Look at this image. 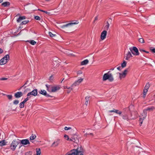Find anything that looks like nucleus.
<instances>
[{
  "mask_svg": "<svg viewBox=\"0 0 155 155\" xmlns=\"http://www.w3.org/2000/svg\"><path fill=\"white\" fill-rule=\"evenodd\" d=\"M108 80L112 82L114 80L113 75L109 71L107 73L104 74L103 76L102 80L105 81Z\"/></svg>",
  "mask_w": 155,
  "mask_h": 155,
  "instance_id": "nucleus-1",
  "label": "nucleus"
},
{
  "mask_svg": "<svg viewBox=\"0 0 155 155\" xmlns=\"http://www.w3.org/2000/svg\"><path fill=\"white\" fill-rule=\"evenodd\" d=\"M78 148L76 149L71 150L69 152L67 153L65 155H84L80 151H79Z\"/></svg>",
  "mask_w": 155,
  "mask_h": 155,
  "instance_id": "nucleus-2",
  "label": "nucleus"
},
{
  "mask_svg": "<svg viewBox=\"0 0 155 155\" xmlns=\"http://www.w3.org/2000/svg\"><path fill=\"white\" fill-rule=\"evenodd\" d=\"M19 143L18 139L14 140L11 144L10 146V149L12 151L15 150L16 147Z\"/></svg>",
  "mask_w": 155,
  "mask_h": 155,
  "instance_id": "nucleus-3",
  "label": "nucleus"
},
{
  "mask_svg": "<svg viewBox=\"0 0 155 155\" xmlns=\"http://www.w3.org/2000/svg\"><path fill=\"white\" fill-rule=\"evenodd\" d=\"M9 60V56L8 54L6 55L0 60V65H2L6 64Z\"/></svg>",
  "mask_w": 155,
  "mask_h": 155,
  "instance_id": "nucleus-4",
  "label": "nucleus"
},
{
  "mask_svg": "<svg viewBox=\"0 0 155 155\" xmlns=\"http://www.w3.org/2000/svg\"><path fill=\"white\" fill-rule=\"evenodd\" d=\"M129 49L132 53L135 55H138L139 53L138 49L136 47H133L130 48Z\"/></svg>",
  "mask_w": 155,
  "mask_h": 155,
  "instance_id": "nucleus-5",
  "label": "nucleus"
},
{
  "mask_svg": "<svg viewBox=\"0 0 155 155\" xmlns=\"http://www.w3.org/2000/svg\"><path fill=\"white\" fill-rule=\"evenodd\" d=\"M128 72V69H126L124 70V71L122 73H117L119 74V78L120 79H121L122 78H124Z\"/></svg>",
  "mask_w": 155,
  "mask_h": 155,
  "instance_id": "nucleus-6",
  "label": "nucleus"
},
{
  "mask_svg": "<svg viewBox=\"0 0 155 155\" xmlns=\"http://www.w3.org/2000/svg\"><path fill=\"white\" fill-rule=\"evenodd\" d=\"M38 90L37 89L33 90L31 92H29L27 94V96L29 98L31 97V96H36L38 94Z\"/></svg>",
  "mask_w": 155,
  "mask_h": 155,
  "instance_id": "nucleus-7",
  "label": "nucleus"
},
{
  "mask_svg": "<svg viewBox=\"0 0 155 155\" xmlns=\"http://www.w3.org/2000/svg\"><path fill=\"white\" fill-rule=\"evenodd\" d=\"M78 21H76L75 22H72L71 23H68L67 24L61 26V28H64L65 27H68L69 26H71L73 25L77 24H78Z\"/></svg>",
  "mask_w": 155,
  "mask_h": 155,
  "instance_id": "nucleus-8",
  "label": "nucleus"
},
{
  "mask_svg": "<svg viewBox=\"0 0 155 155\" xmlns=\"http://www.w3.org/2000/svg\"><path fill=\"white\" fill-rule=\"evenodd\" d=\"M107 32L106 30L103 31L101 33V38L102 40H104L106 38Z\"/></svg>",
  "mask_w": 155,
  "mask_h": 155,
  "instance_id": "nucleus-9",
  "label": "nucleus"
},
{
  "mask_svg": "<svg viewBox=\"0 0 155 155\" xmlns=\"http://www.w3.org/2000/svg\"><path fill=\"white\" fill-rule=\"evenodd\" d=\"M83 78L79 79L77 81L74 82L71 85V87H73L74 86H76L77 85H79L80 83L83 81Z\"/></svg>",
  "mask_w": 155,
  "mask_h": 155,
  "instance_id": "nucleus-10",
  "label": "nucleus"
},
{
  "mask_svg": "<svg viewBox=\"0 0 155 155\" xmlns=\"http://www.w3.org/2000/svg\"><path fill=\"white\" fill-rule=\"evenodd\" d=\"M60 140L57 139L54 141L51 145L52 147H57L60 143Z\"/></svg>",
  "mask_w": 155,
  "mask_h": 155,
  "instance_id": "nucleus-11",
  "label": "nucleus"
},
{
  "mask_svg": "<svg viewBox=\"0 0 155 155\" xmlns=\"http://www.w3.org/2000/svg\"><path fill=\"white\" fill-rule=\"evenodd\" d=\"M131 52L130 51H129L124 56V58L126 60H129L130 58L133 57Z\"/></svg>",
  "mask_w": 155,
  "mask_h": 155,
  "instance_id": "nucleus-12",
  "label": "nucleus"
},
{
  "mask_svg": "<svg viewBox=\"0 0 155 155\" xmlns=\"http://www.w3.org/2000/svg\"><path fill=\"white\" fill-rule=\"evenodd\" d=\"M147 112L146 110H143V113L140 116V117L143 119H145L147 117Z\"/></svg>",
  "mask_w": 155,
  "mask_h": 155,
  "instance_id": "nucleus-13",
  "label": "nucleus"
},
{
  "mask_svg": "<svg viewBox=\"0 0 155 155\" xmlns=\"http://www.w3.org/2000/svg\"><path fill=\"white\" fill-rule=\"evenodd\" d=\"M21 143L23 145H27L30 143L29 140L28 139H24L21 140Z\"/></svg>",
  "mask_w": 155,
  "mask_h": 155,
  "instance_id": "nucleus-14",
  "label": "nucleus"
},
{
  "mask_svg": "<svg viewBox=\"0 0 155 155\" xmlns=\"http://www.w3.org/2000/svg\"><path fill=\"white\" fill-rule=\"evenodd\" d=\"M60 87L59 86H52V92H54L60 89Z\"/></svg>",
  "mask_w": 155,
  "mask_h": 155,
  "instance_id": "nucleus-15",
  "label": "nucleus"
},
{
  "mask_svg": "<svg viewBox=\"0 0 155 155\" xmlns=\"http://www.w3.org/2000/svg\"><path fill=\"white\" fill-rule=\"evenodd\" d=\"M23 95V94L21 92H18L15 93V96L16 98H19Z\"/></svg>",
  "mask_w": 155,
  "mask_h": 155,
  "instance_id": "nucleus-16",
  "label": "nucleus"
},
{
  "mask_svg": "<svg viewBox=\"0 0 155 155\" xmlns=\"http://www.w3.org/2000/svg\"><path fill=\"white\" fill-rule=\"evenodd\" d=\"M39 93L41 94H42L44 95L45 96L47 97L50 96L49 95L47 94V92H46V91H45L44 90H41V91H39Z\"/></svg>",
  "mask_w": 155,
  "mask_h": 155,
  "instance_id": "nucleus-17",
  "label": "nucleus"
},
{
  "mask_svg": "<svg viewBox=\"0 0 155 155\" xmlns=\"http://www.w3.org/2000/svg\"><path fill=\"white\" fill-rule=\"evenodd\" d=\"M47 87V90L50 92H52V86L51 85H48L47 84L46 85Z\"/></svg>",
  "mask_w": 155,
  "mask_h": 155,
  "instance_id": "nucleus-18",
  "label": "nucleus"
},
{
  "mask_svg": "<svg viewBox=\"0 0 155 155\" xmlns=\"http://www.w3.org/2000/svg\"><path fill=\"white\" fill-rule=\"evenodd\" d=\"M26 18V17L25 16H20L17 20L18 22H20L23 20L25 19Z\"/></svg>",
  "mask_w": 155,
  "mask_h": 155,
  "instance_id": "nucleus-19",
  "label": "nucleus"
},
{
  "mask_svg": "<svg viewBox=\"0 0 155 155\" xmlns=\"http://www.w3.org/2000/svg\"><path fill=\"white\" fill-rule=\"evenodd\" d=\"M89 62V61L87 59H85L81 62V65H85L87 64Z\"/></svg>",
  "mask_w": 155,
  "mask_h": 155,
  "instance_id": "nucleus-20",
  "label": "nucleus"
},
{
  "mask_svg": "<svg viewBox=\"0 0 155 155\" xmlns=\"http://www.w3.org/2000/svg\"><path fill=\"white\" fill-rule=\"evenodd\" d=\"M6 142L5 140H2L0 141V146H5L6 145Z\"/></svg>",
  "mask_w": 155,
  "mask_h": 155,
  "instance_id": "nucleus-21",
  "label": "nucleus"
},
{
  "mask_svg": "<svg viewBox=\"0 0 155 155\" xmlns=\"http://www.w3.org/2000/svg\"><path fill=\"white\" fill-rule=\"evenodd\" d=\"M127 64V62L125 61H124L121 64V67L122 68H123L126 67Z\"/></svg>",
  "mask_w": 155,
  "mask_h": 155,
  "instance_id": "nucleus-22",
  "label": "nucleus"
},
{
  "mask_svg": "<svg viewBox=\"0 0 155 155\" xmlns=\"http://www.w3.org/2000/svg\"><path fill=\"white\" fill-rule=\"evenodd\" d=\"M148 91V90L147 89L144 88L143 92V98H145L146 96V95L147 92Z\"/></svg>",
  "mask_w": 155,
  "mask_h": 155,
  "instance_id": "nucleus-23",
  "label": "nucleus"
},
{
  "mask_svg": "<svg viewBox=\"0 0 155 155\" xmlns=\"http://www.w3.org/2000/svg\"><path fill=\"white\" fill-rule=\"evenodd\" d=\"M2 5L4 7H6L9 6L10 5V3L8 2H6L2 3Z\"/></svg>",
  "mask_w": 155,
  "mask_h": 155,
  "instance_id": "nucleus-24",
  "label": "nucleus"
},
{
  "mask_svg": "<svg viewBox=\"0 0 155 155\" xmlns=\"http://www.w3.org/2000/svg\"><path fill=\"white\" fill-rule=\"evenodd\" d=\"M89 97H90L88 96H87L85 97L86 101H85V104L86 105V106H87V104L88 103V102L89 101Z\"/></svg>",
  "mask_w": 155,
  "mask_h": 155,
  "instance_id": "nucleus-25",
  "label": "nucleus"
},
{
  "mask_svg": "<svg viewBox=\"0 0 155 155\" xmlns=\"http://www.w3.org/2000/svg\"><path fill=\"white\" fill-rule=\"evenodd\" d=\"M27 41L32 45H34L36 44V42L34 40L28 41Z\"/></svg>",
  "mask_w": 155,
  "mask_h": 155,
  "instance_id": "nucleus-26",
  "label": "nucleus"
},
{
  "mask_svg": "<svg viewBox=\"0 0 155 155\" xmlns=\"http://www.w3.org/2000/svg\"><path fill=\"white\" fill-rule=\"evenodd\" d=\"M3 95H6L9 100H11L12 99V95H7V94H4Z\"/></svg>",
  "mask_w": 155,
  "mask_h": 155,
  "instance_id": "nucleus-27",
  "label": "nucleus"
},
{
  "mask_svg": "<svg viewBox=\"0 0 155 155\" xmlns=\"http://www.w3.org/2000/svg\"><path fill=\"white\" fill-rule=\"evenodd\" d=\"M41 153L40 148L36 149V155H40Z\"/></svg>",
  "mask_w": 155,
  "mask_h": 155,
  "instance_id": "nucleus-28",
  "label": "nucleus"
},
{
  "mask_svg": "<svg viewBox=\"0 0 155 155\" xmlns=\"http://www.w3.org/2000/svg\"><path fill=\"white\" fill-rule=\"evenodd\" d=\"M107 25L105 26L104 27V29H105V30H107L108 29V28H109V26H110V25H109V23H108V21H107Z\"/></svg>",
  "mask_w": 155,
  "mask_h": 155,
  "instance_id": "nucleus-29",
  "label": "nucleus"
},
{
  "mask_svg": "<svg viewBox=\"0 0 155 155\" xmlns=\"http://www.w3.org/2000/svg\"><path fill=\"white\" fill-rule=\"evenodd\" d=\"M24 102L23 101L21 102L19 104V107L20 108H22L24 107L25 105Z\"/></svg>",
  "mask_w": 155,
  "mask_h": 155,
  "instance_id": "nucleus-30",
  "label": "nucleus"
},
{
  "mask_svg": "<svg viewBox=\"0 0 155 155\" xmlns=\"http://www.w3.org/2000/svg\"><path fill=\"white\" fill-rule=\"evenodd\" d=\"M139 41L141 43H143L145 42L144 39L142 38H140L138 39Z\"/></svg>",
  "mask_w": 155,
  "mask_h": 155,
  "instance_id": "nucleus-31",
  "label": "nucleus"
},
{
  "mask_svg": "<svg viewBox=\"0 0 155 155\" xmlns=\"http://www.w3.org/2000/svg\"><path fill=\"white\" fill-rule=\"evenodd\" d=\"M36 137V136L35 135H32L30 137V140L31 141V140L35 139Z\"/></svg>",
  "mask_w": 155,
  "mask_h": 155,
  "instance_id": "nucleus-32",
  "label": "nucleus"
},
{
  "mask_svg": "<svg viewBox=\"0 0 155 155\" xmlns=\"http://www.w3.org/2000/svg\"><path fill=\"white\" fill-rule=\"evenodd\" d=\"M123 118L125 120H128V117L127 114H125L122 116Z\"/></svg>",
  "mask_w": 155,
  "mask_h": 155,
  "instance_id": "nucleus-33",
  "label": "nucleus"
},
{
  "mask_svg": "<svg viewBox=\"0 0 155 155\" xmlns=\"http://www.w3.org/2000/svg\"><path fill=\"white\" fill-rule=\"evenodd\" d=\"M154 109V107H152L150 108H147L146 109L144 110H146V111L147 112V110H152Z\"/></svg>",
  "mask_w": 155,
  "mask_h": 155,
  "instance_id": "nucleus-34",
  "label": "nucleus"
},
{
  "mask_svg": "<svg viewBox=\"0 0 155 155\" xmlns=\"http://www.w3.org/2000/svg\"><path fill=\"white\" fill-rule=\"evenodd\" d=\"M150 87V85L149 84V83H148L146 84L144 88L147 89L148 90V88Z\"/></svg>",
  "mask_w": 155,
  "mask_h": 155,
  "instance_id": "nucleus-35",
  "label": "nucleus"
},
{
  "mask_svg": "<svg viewBox=\"0 0 155 155\" xmlns=\"http://www.w3.org/2000/svg\"><path fill=\"white\" fill-rule=\"evenodd\" d=\"M144 119H143L142 118H141L140 117V119L139 120V123H140V126H141V124H142L143 120Z\"/></svg>",
  "mask_w": 155,
  "mask_h": 155,
  "instance_id": "nucleus-36",
  "label": "nucleus"
},
{
  "mask_svg": "<svg viewBox=\"0 0 155 155\" xmlns=\"http://www.w3.org/2000/svg\"><path fill=\"white\" fill-rule=\"evenodd\" d=\"M49 35L51 37H54L56 36V35L53 34L50 32H49Z\"/></svg>",
  "mask_w": 155,
  "mask_h": 155,
  "instance_id": "nucleus-37",
  "label": "nucleus"
},
{
  "mask_svg": "<svg viewBox=\"0 0 155 155\" xmlns=\"http://www.w3.org/2000/svg\"><path fill=\"white\" fill-rule=\"evenodd\" d=\"M114 111V113H115L120 115L122 114V112L121 111H120L118 112V110L115 109Z\"/></svg>",
  "mask_w": 155,
  "mask_h": 155,
  "instance_id": "nucleus-38",
  "label": "nucleus"
},
{
  "mask_svg": "<svg viewBox=\"0 0 155 155\" xmlns=\"http://www.w3.org/2000/svg\"><path fill=\"white\" fill-rule=\"evenodd\" d=\"M38 10H39V11H40L41 12H45V13L46 14H50V13L49 12H47V11H46L42 10H41V9H38Z\"/></svg>",
  "mask_w": 155,
  "mask_h": 155,
  "instance_id": "nucleus-39",
  "label": "nucleus"
},
{
  "mask_svg": "<svg viewBox=\"0 0 155 155\" xmlns=\"http://www.w3.org/2000/svg\"><path fill=\"white\" fill-rule=\"evenodd\" d=\"M29 21L28 20L24 21H23L21 22V24H22V25H25L26 24H27L28 23Z\"/></svg>",
  "mask_w": 155,
  "mask_h": 155,
  "instance_id": "nucleus-40",
  "label": "nucleus"
},
{
  "mask_svg": "<svg viewBox=\"0 0 155 155\" xmlns=\"http://www.w3.org/2000/svg\"><path fill=\"white\" fill-rule=\"evenodd\" d=\"M19 101L17 100H16L14 101L13 102V104H14L17 105L19 103Z\"/></svg>",
  "mask_w": 155,
  "mask_h": 155,
  "instance_id": "nucleus-41",
  "label": "nucleus"
},
{
  "mask_svg": "<svg viewBox=\"0 0 155 155\" xmlns=\"http://www.w3.org/2000/svg\"><path fill=\"white\" fill-rule=\"evenodd\" d=\"M35 18L38 20H40L41 19L38 16H35Z\"/></svg>",
  "mask_w": 155,
  "mask_h": 155,
  "instance_id": "nucleus-42",
  "label": "nucleus"
},
{
  "mask_svg": "<svg viewBox=\"0 0 155 155\" xmlns=\"http://www.w3.org/2000/svg\"><path fill=\"white\" fill-rule=\"evenodd\" d=\"M71 129V127H65L64 128V130H70Z\"/></svg>",
  "mask_w": 155,
  "mask_h": 155,
  "instance_id": "nucleus-43",
  "label": "nucleus"
},
{
  "mask_svg": "<svg viewBox=\"0 0 155 155\" xmlns=\"http://www.w3.org/2000/svg\"><path fill=\"white\" fill-rule=\"evenodd\" d=\"M8 79L7 78H0V81H4V80H6Z\"/></svg>",
  "mask_w": 155,
  "mask_h": 155,
  "instance_id": "nucleus-44",
  "label": "nucleus"
},
{
  "mask_svg": "<svg viewBox=\"0 0 155 155\" xmlns=\"http://www.w3.org/2000/svg\"><path fill=\"white\" fill-rule=\"evenodd\" d=\"M72 89V87L70 89H68V90L67 91V93L68 94L69 93Z\"/></svg>",
  "mask_w": 155,
  "mask_h": 155,
  "instance_id": "nucleus-45",
  "label": "nucleus"
},
{
  "mask_svg": "<svg viewBox=\"0 0 155 155\" xmlns=\"http://www.w3.org/2000/svg\"><path fill=\"white\" fill-rule=\"evenodd\" d=\"M69 87L68 86H64V89H70L72 87Z\"/></svg>",
  "mask_w": 155,
  "mask_h": 155,
  "instance_id": "nucleus-46",
  "label": "nucleus"
},
{
  "mask_svg": "<svg viewBox=\"0 0 155 155\" xmlns=\"http://www.w3.org/2000/svg\"><path fill=\"white\" fill-rule=\"evenodd\" d=\"M29 97H27L26 98H25L23 101L24 102V103H25L26 101H27L29 99H28Z\"/></svg>",
  "mask_w": 155,
  "mask_h": 155,
  "instance_id": "nucleus-47",
  "label": "nucleus"
},
{
  "mask_svg": "<svg viewBox=\"0 0 155 155\" xmlns=\"http://www.w3.org/2000/svg\"><path fill=\"white\" fill-rule=\"evenodd\" d=\"M122 68V67L121 66H119L117 68V69H118L119 71H121Z\"/></svg>",
  "mask_w": 155,
  "mask_h": 155,
  "instance_id": "nucleus-48",
  "label": "nucleus"
},
{
  "mask_svg": "<svg viewBox=\"0 0 155 155\" xmlns=\"http://www.w3.org/2000/svg\"><path fill=\"white\" fill-rule=\"evenodd\" d=\"M139 51L141 52H144L145 51L143 49L141 48H140L139 49Z\"/></svg>",
  "mask_w": 155,
  "mask_h": 155,
  "instance_id": "nucleus-49",
  "label": "nucleus"
},
{
  "mask_svg": "<svg viewBox=\"0 0 155 155\" xmlns=\"http://www.w3.org/2000/svg\"><path fill=\"white\" fill-rule=\"evenodd\" d=\"M54 78L53 77V75H51L49 78V80H53Z\"/></svg>",
  "mask_w": 155,
  "mask_h": 155,
  "instance_id": "nucleus-50",
  "label": "nucleus"
},
{
  "mask_svg": "<svg viewBox=\"0 0 155 155\" xmlns=\"http://www.w3.org/2000/svg\"><path fill=\"white\" fill-rule=\"evenodd\" d=\"M82 72L81 71H79L78 72L77 74H82Z\"/></svg>",
  "mask_w": 155,
  "mask_h": 155,
  "instance_id": "nucleus-51",
  "label": "nucleus"
},
{
  "mask_svg": "<svg viewBox=\"0 0 155 155\" xmlns=\"http://www.w3.org/2000/svg\"><path fill=\"white\" fill-rule=\"evenodd\" d=\"M114 110H115V109H114L113 110H109L108 111V112H109V113L114 112H115Z\"/></svg>",
  "mask_w": 155,
  "mask_h": 155,
  "instance_id": "nucleus-52",
  "label": "nucleus"
},
{
  "mask_svg": "<svg viewBox=\"0 0 155 155\" xmlns=\"http://www.w3.org/2000/svg\"><path fill=\"white\" fill-rule=\"evenodd\" d=\"M64 137L65 138H67V139H66V140H69V137H68V136L66 134L65 135H64Z\"/></svg>",
  "mask_w": 155,
  "mask_h": 155,
  "instance_id": "nucleus-53",
  "label": "nucleus"
},
{
  "mask_svg": "<svg viewBox=\"0 0 155 155\" xmlns=\"http://www.w3.org/2000/svg\"><path fill=\"white\" fill-rule=\"evenodd\" d=\"M150 50L152 51L153 52L155 53V48H153L152 49H150Z\"/></svg>",
  "mask_w": 155,
  "mask_h": 155,
  "instance_id": "nucleus-54",
  "label": "nucleus"
},
{
  "mask_svg": "<svg viewBox=\"0 0 155 155\" xmlns=\"http://www.w3.org/2000/svg\"><path fill=\"white\" fill-rule=\"evenodd\" d=\"M3 51L2 49L0 48V54H2L3 53Z\"/></svg>",
  "mask_w": 155,
  "mask_h": 155,
  "instance_id": "nucleus-55",
  "label": "nucleus"
},
{
  "mask_svg": "<svg viewBox=\"0 0 155 155\" xmlns=\"http://www.w3.org/2000/svg\"><path fill=\"white\" fill-rule=\"evenodd\" d=\"M98 19V18H97V16L96 17H95V19H94V22H95V21H96V20H97Z\"/></svg>",
  "mask_w": 155,
  "mask_h": 155,
  "instance_id": "nucleus-56",
  "label": "nucleus"
},
{
  "mask_svg": "<svg viewBox=\"0 0 155 155\" xmlns=\"http://www.w3.org/2000/svg\"><path fill=\"white\" fill-rule=\"evenodd\" d=\"M87 135H89V134H87L86 133L84 134V136L85 137H87Z\"/></svg>",
  "mask_w": 155,
  "mask_h": 155,
  "instance_id": "nucleus-57",
  "label": "nucleus"
},
{
  "mask_svg": "<svg viewBox=\"0 0 155 155\" xmlns=\"http://www.w3.org/2000/svg\"><path fill=\"white\" fill-rule=\"evenodd\" d=\"M69 140V141H72V140H72V139H71V138L69 139V140Z\"/></svg>",
  "mask_w": 155,
  "mask_h": 155,
  "instance_id": "nucleus-58",
  "label": "nucleus"
},
{
  "mask_svg": "<svg viewBox=\"0 0 155 155\" xmlns=\"http://www.w3.org/2000/svg\"><path fill=\"white\" fill-rule=\"evenodd\" d=\"M114 68H112L110 69V70H111V71H113L114 70Z\"/></svg>",
  "mask_w": 155,
  "mask_h": 155,
  "instance_id": "nucleus-59",
  "label": "nucleus"
},
{
  "mask_svg": "<svg viewBox=\"0 0 155 155\" xmlns=\"http://www.w3.org/2000/svg\"><path fill=\"white\" fill-rule=\"evenodd\" d=\"M68 79H69L68 78H66L64 81H67V80H68Z\"/></svg>",
  "mask_w": 155,
  "mask_h": 155,
  "instance_id": "nucleus-60",
  "label": "nucleus"
},
{
  "mask_svg": "<svg viewBox=\"0 0 155 155\" xmlns=\"http://www.w3.org/2000/svg\"><path fill=\"white\" fill-rule=\"evenodd\" d=\"M89 134V135H92V136H93V134L92 133H90V134Z\"/></svg>",
  "mask_w": 155,
  "mask_h": 155,
  "instance_id": "nucleus-61",
  "label": "nucleus"
},
{
  "mask_svg": "<svg viewBox=\"0 0 155 155\" xmlns=\"http://www.w3.org/2000/svg\"><path fill=\"white\" fill-rule=\"evenodd\" d=\"M64 79H65V78H64L62 79V81H61V83H62V81H63L64 80Z\"/></svg>",
  "mask_w": 155,
  "mask_h": 155,
  "instance_id": "nucleus-62",
  "label": "nucleus"
},
{
  "mask_svg": "<svg viewBox=\"0 0 155 155\" xmlns=\"http://www.w3.org/2000/svg\"><path fill=\"white\" fill-rule=\"evenodd\" d=\"M3 0H0V3H1L2 2H3Z\"/></svg>",
  "mask_w": 155,
  "mask_h": 155,
  "instance_id": "nucleus-63",
  "label": "nucleus"
},
{
  "mask_svg": "<svg viewBox=\"0 0 155 155\" xmlns=\"http://www.w3.org/2000/svg\"><path fill=\"white\" fill-rule=\"evenodd\" d=\"M145 52L146 53H149V52L148 51H145Z\"/></svg>",
  "mask_w": 155,
  "mask_h": 155,
  "instance_id": "nucleus-64",
  "label": "nucleus"
}]
</instances>
